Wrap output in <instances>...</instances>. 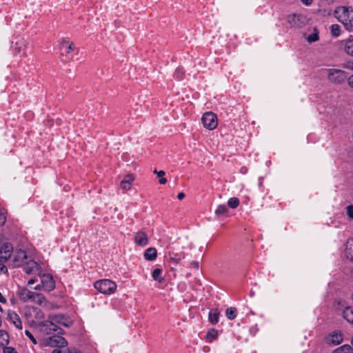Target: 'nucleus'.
I'll list each match as a JSON object with an SVG mask.
<instances>
[{"mask_svg":"<svg viewBox=\"0 0 353 353\" xmlns=\"http://www.w3.org/2000/svg\"><path fill=\"white\" fill-rule=\"evenodd\" d=\"M334 15L347 31L353 32V8L352 7L338 6L334 10Z\"/></svg>","mask_w":353,"mask_h":353,"instance_id":"nucleus-1","label":"nucleus"},{"mask_svg":"<svg viewBox=\"0 0 353 353\" xmlns=\"http://www.w3.org/2000/svg\"><path fill=\"white\" fill-rule=\"evenodd\" d=\"M21 315L26 322L31 327L37 325L39 324L38 321L45 318L43 312L40 308L32 305L25 306L21 311Z\"/></svg>","mask_w":353,"mask_h":353,"instance_id":"nucleus-2","label":"nucleus"},{"mask_svg":"<svg viewBox=\"0 0 353 353\" xmlns=\"http://www.w3.org/2000/svg\"><path fill=\"white\" fill-rule=\"evenodd\" d=\"M94 286L99 292L104 294H112L117 290V284L110 279H101L94 283Z\"/></svg>","mask_w":353,"mask_h":353,"instance_id":"nucleus-3","label":"nucleus"},{"mask_svg":"<svg viewBox=\"0 0 353 353\" xmlns=\"http://www.w3.org/2000/svg\"><path fill=\"white\" fill-rule=\"evenodd\" d=\"M325 71L329 81L334 83L340 84L347 78L345 72L339 69L330 68L325 69Z\"/></svg>","mask_w":353,"mask_h":353,"instance_id":"nucleus-4","label":"nucleus"},{"mask_svg":"<svg viewBox=\"0 0 353 353\" xmlns=\"http://www.w3.org/2000/svg\"><path fill=\"white\" fill-rule=\"evenodd\" d=\"M38 326L40 328V331L45 334H51L53 332L62 333V329L58 325H54L49 318L47 321H40Z\"/></svg>","mask_w":353,"mask_h":353,"instance_id":"nucleus-5","label":"nucleus"},{"mask_svg":"<svg viewBox=\"0 0 353 353\" xmlns=\"http://www.w3.org/2000/svg\"><path fill=\"white\" fill-rule=\"evenodd\" d=\"M201 121L203 126L209 130L215 129L218 124L216 116L212 112L204 113Z\"/></svg>","mask_w":353,"mask_h":353,"instance_id":"nucleus-6","label":"nucleus"},{"mask_svg":"<svg viewBox=\"0 0 353 353\" xmlns=\"http://www.w3.org/2000/svg\"><path fill=\"white\" fill-rule=\"evenodd\" d=\"M14 51L17 54H21L23 56L26 55V48L28 44L27 41L21 37H17L12 42Z\"/></svg>","mask_w":353,"mask_h":353,"instance_id":"nucleus-7","label":"nucleus"},{"mask_svg":"<svg viewBox=\"0 0 353 353\" xmlns=\"http://www.w3.org/2000/svg\"><path fill=\"white\" fill-rule=\"evenodd\" d=\"M11 256L14 267L22 266L24 265L26 260H28L26 252L23 250H15Z\"/></svg>","mask_w":353,"mask_h":353,"instance_id":"nucleus-8","label":"nucleus"},{"mask_svg":"<svg viewBox=\"0 0 353 353\" xmlns=\"http://www.w3.org/2000/svg\"><path fill=\"white\" fill-rule=\"evenodd\" d=\"M288 21L291 27L300 28L305 26L306 18L302 14H290L288 17Z\"/></svg>","mask_w":353,"mask_h":353,"instance_id":"nucleus-9","label":"nucleus"},{"mask_svg":"<svg viewBox=\"0 0 353 353\" xmlns=\"http://www.w3.org/2000/svg\"><path fill=\"white\" fill-rule=\"evenodd\" d=\"M48 318L53 323V324H54V325H58L59 327L60 325L69 327L72 324L71 320L63 314L50 315Z\"/></svg>","mask_w":353,"mask_h":353,"instance_id":"nucleus-10","label":"nucleus"},{"mask_svg":"<svg viewBox=\"0 0 353 353\" xmlns=\"http://www.w3.org/2000/svg\"><path fill=\"white\" fill-rule=\"evenodd\" d=\"M41 283L42 284L43 290L50 292L55 288V281L49 274H44L41 276Z\"/></svg>","mask_w":353,"mask_h":353,"instance_id":"nucleus-11","label":"nucleus"},{"mask_svg":"<svg viewBox=\"0 0 353 353\" xmlns=\"http://www.w3.org/2000/svg\"><path fill=\"white\" fill-rule=\"evenodd\" d=\"M343 339V334L341 331L335 330L330 333L325 338L327 344L337 345L340 344Z\"/></svg>","mask_w":353,"mask_h":353,"instance_id":"nucleus-12","label":"nucleus"},{"mask_svg":"<svg viewBox=\"0 0 353 353\" xmlns=\"http://www.w3.org/2000/svg\"><path fill=\"white\" fill-rule=\"evenodd\" d=\"M10 322L18 330L23 329V323L20 316L14 311H9L8 314Z\"/></svg>","mask_w":353,"mask_h":353,"instance_id":"nucleus-13","label":"nucleus"},{"mask_svg":"<svg viewBox=\"0 0 353 353\" xmlns=\"http://www.w3.org/2000/svg\"><path fill=\"white\" fill-rule=\"evenodd\" d=\"M48 343L50 346L65 347L67 345V341L65 338L54 335L48 338Z\"/></svg>","mask_w":353,"mask_h":353,"instance_id":"nucleus-14","label":"nucleus"},{"mask_svg":"<svg viewBox=\"0 0 353 353\" xmlns=\"http://www.w3.org/2000/svg\"><path fill=\"white\" fill-rule=\"evenodd\" d=\"M344 52L349 56L353 57V35L349 36L347 39L341 41Z\"/></svg>","mask_w":353,"mask_h":353,"instance_id":"nucleus-15","label":"nucleus"},{"mask_svg":"<svg viewBox=\"0 0 353 353\" xmlns=\"http://www.w3.org/2000/svg\"><path fill=\"white\" fill-rule=\"evenodd\" d=\"M134 243L139 246H145L148 243L147 234L143 231L137 232L134 235Z\"/></svg>","mask_w":353,"mask_h":353,"instance_id":"nucleus-16","label":"nucleus"},{"mask_svg":"<svg viewBox=\"0 0 353 353\" xmlns=\"http://www.w3.org/2000/svg\"><path fill=\"white\" fill-rule=\"evenodd\" d=\"M12 250V245L10 244H4L0 248V261H6L11 257Z\"/></svg>","mask_w":353,"mask_h":353,"instance_id":"nucleus-17","label":"nucleus"},{"mask_svg":"<svg viewBox=\"0 0 353 353\" xmlns=\"http://www.w3.org/2000/svg\"><path fill=\"white\" fill-rule=\"evenodd\" d=\"M344 255L347 259L353 262V238L347 240L345 243Z\"/></svg>","mask_w":353,"mask_h":353,"instance_id":"nucleus-18","label":"nucleus"},{"mask_svg":"<svg viewBox=\"0 0 353 353\" xmlns=\"http://www.w3.org/2000/svg\"><path fill=\"white\" fill-rule=\"evenodd\" d=\"M32 293V291L28 290L27 288H21L18 291V296L21 301L23 302H29L30 301Z\"/></svg>","mask_w":353,"mask_h":353,"instance_id":"nucleus-19","label":"nucleus"},{"mask_svg":"<svg viewBox=\"0 0 353 353\" xmlns=\"http://www.w3.org/2000/svg\"><path fill=\"white\" fill-rule=\"evenodd\" d=\"M343 318L353 325V306L345 307L342 312Z\"/></svg>","mask_w":353,"mask_h":353,"instance_id":"nucleus-20","label":"nucleus"},{"mask_svg":"<svg viewBox=\"0 0 353 353\" xmlns=\"http://www.w3.org/2000/svg\"><path fill=\"white\" fill-rule=\"evenodd\" d=\"M22 266H23V270L25 272L29 274H31L35 269H37V263L34 261L30 259L26 261L24 265Z\"/></svg>","mask_w":353,"mask_h":353,"instance_id":"nucleus-21","label":"nucleus"},{"mask_svg":"<svg viewBox=\"0 0 353 353\" xmlns=\"http://www.w3.org/2000/svg\"><path fill=\"white\" fill-rule=\"evenodd\" d=\"M157 252L154 248H147L144 252V258L147 261H154L157 259Z\"/></svg>","mask_w":353,"mask_h":353,"instance_id":"nucleus-22","label":"nucleus"},{"mask_svg":"<svg viewBox=\"0 0 353 353\" xmlns=\"http://www.w3.org/2000/svg\"><path fill=\"white\" fill-rule=\"evenodd\" d=\"M134 178L131 174L126 175L121 182V187L123 190H130L131 188V183L134 181Z\"/></svg>","mask_w":353,"mask_h":353,"instance_id":"nucleus-23","label":"nucleus"},{"mask_svg":"<svg viewBox=\"0 0 353 353\" xmlns=\"http://www.w3.org/2000/svg\"><path fill=\"white\" fill-rule=\"evenodd\" d=\"M305 40L309 43L316 42L319 40V33L316 28H313L312 32L305 36Z\"/></svg>","mask_w":353,"mask_h":353,"instance_id":"nucleus-24","label":"nucleus"},{"mask_svg":"<svg viewBox=\"0 0 353 353\" xmlns=\"http://www.w3.org/2000/svg\"><path fill=\"white\" fill-rule=\"evenodd\" d=\"M74 49V45L72 43H69L67 41H63L61 43V50L63 53L69 54Z\"/></svg>","mask_w":353,"mask_h":353,"instance_id":"nucleus-25","label":"nucleus"},{"mask_svg":"<svg viewBox=\"0 0 353 353\" xmlns=\"http://www.w3.org/2000/svg\"><path fill=\"white\" fill-rule=\"evenodd\" d=\"M332 353H353V347L343 345L334 350Z\"/></svg>","mask_w":353,"mask_h":353,"instance_id":"nucleus-26","label":"nucleus"},{"mask_svg":"<svg viewBox=\"0 0 353 353\" xmlns=\"http://www.w3.org/2000/svg\"><path fill=\"white\" fill-rule=\"evenodd\" d=\"M34 303L45 307L47 305L48 301L43 294L37 292Z\"/></svg>","mask_w":353,"mask_h":353,"instance_id":"nucleus-27","label":"nucleus"},{"mask_svg":"<svg viewBox=\"0 0 353 353\" xmlns=\"http://www.w3.org/2000/svg\"><path fill=\"white\" fill-rule=\"evenodd\" d=\"M218 337V332L214 329L210 330L205 336L206 341L208 343H212L213 341L216 340Z\"/></svg>","mask_w":353,"mask_h":353,"instance_id":"nucleus-28","label":"nucleus"},{"mask_svg":"<svg viewBox=\"0 0 353 353\" xmlns=\"http://www.w3.org/2000/svg\"><path fill=\"white\" fill-rule=\"evenodd\" d=\"M162 271L159 268L154 269L152 273V277L154 281L161 283L163 281V278L161 276Z\"/></svg>","mask_w":353,"mask_h":353,"instance_id":"nucleus-29","label":"nucleus"},{"mask_svg":"<svg viewBox=\"0 0 353 353\" xmlns=\"http://www.w3.org/2000/svg\"><path fill=\"white\" fill-rule=\"evenodd\" d=\"M237 310L235 307H231L226 310L225 315L230 320H233L236 317Z\"/></svg>","mask_w":353,"mask_h":353,"instance_id":"nucleus-30","label":"nucleus"},{"mask_svg":"<svg viewBox=\"0 0 353 353\" xmlns=\"http://www.w3.org/2000/svg\"><path fill=\"white\" fill-rule=\"evenodd\" d=\"M330 33L333 37H338L341 34V27L338 24H332L330 27Z\"/></svg>","mask_w":353,"mask_h":353,"instance_id":"nucleus-31","label":"nucleus"},{"mask_svg":"<svg viewBox=\"0 0 353 353\" xmlns=\"http://www.w3.org/2000/svg\"><path fill=\"white\" fill-rule=\"evenodd\" d=\"M228 209L225 205H219L217 206L215 210V214L217 216H220L228 212Z\"/></svg>","mask_w":353,"mask_h":353,"instance_id":"nucleus-32","label":"nucleus"},{"mask_svg":"<svg viewBox=\"0 0 353 353\" xmlns=\"http://www.w3.org/2000/svg\"><path fill=\"white\" fill-rule=\"evenodd\" d=\"M209 320L210 321L213 323L216 324L219 321V312L217 310H214L213 312H210L209 313Z\"/></svg>","mask_w":353,"mask_h":353,"instance_id":"nucleus-33","label":"nucleus"},{"mask_svg":"<svg viewBox=\"0 0 353 353\" xmlns=\"http://www.w3.org/2000/svg\"><path fill=\"white\" fill-rule=\"evenodd\" d=\"M154 172L157 174V176L159 178V182L160 184H165L167 183V179L163 177V176L165 174L164 171H157V170H154Z\"/></svg>","mask_w":353,"mask_h":353,"instance_id":"nucleus-34","label":"nucleus"},{"mask_svg":"<svg viewBox=\"0 0 353 353\" xmlns=\"http://www.w3.org/2000/svg\"><path fill=\"white\" fill-rule=\"evenodd\" d=\"M228 205L230 208L235 209L239 205V201L236 197H232L228 201Z\"/></svg>","mask_w":353,"mask_h":353,"instance_id":"nucleus-35","label":"nucleus"},{"mask_svg":"<svg viewBox=\"0 0 353 353\" xmlns=\"http://www.w3.org/2000/svg\"><path fill=\"white\" fill-rule=\"evenodd\" d=\"M8 334L3 331L0 330V345H3L8 342Z\"/></svg>","mask_w":353,"mask_h":353,"instance_id":"nucleus-36","label":"nucleus"},{"mask_svg":"<svg viewBox=\"0 0 353 353\" xmlns=\"http://www.w3.org/2000/svg\"><path fill=\"white\" fill-rule=\"evenodd\" d=\"M345 214L349 220H353V205L346 206Z\"/></svg>","mask_w":353,"mask_h":353,"instance_id":"nucleus-37","label":"nucleus"},{"mask_svg":"<svg viewBox=\"0 0 353 353\" xmlns=\"http://www.w3.org/2000/svg\"><path fill=\"white\" fill-rule=\"evenodd\" d=\"M26 336L32 342L33 344H37V341L34 337L33 334L28 330L25 331Z\"/></svg>","mask_w":353,"mask_h":353,"instance_id":"nucleus-38","label":"nucleus"},{"mask_svg":"<svg viewBox=\"0 0 353 353\" xmlns=\"http://www.w3.org/2000/svg\"><path fill=\"white\" fill-rule=\"evenodd\" d=\"M52 353H72V352L69 349H63V350L55 349L52 351Z\"/></svg>","mask_w":353,"mask_h":353,"instance_id":"nucleus-39","label":"nucleus"},{"mask_svg":"<svg viewBox=\"0 0 353 353\" xmlns=\"http://www.w3.org/2000/svg\"><path fill=\"white\" fill-rule=\"evenodd\" d=\"M343 68L347 70H353V61H350L345 63Z\"/></svg>","mask_w":353,"mask_h":353,"instance_id":"nucleus-40","label":"nucleus"},{"mask_svg":"<svg viewBox=\"0 0 353 353\" xmlns=\"http://www.w3.org/2000/svg\"><path fill=\"white\" fill-rule=\"evenodd\" d=\"M8 272V268L2 263H0V274H6Z\"/></svg>","mask_w":353,"mask_h":353,"instance_id":"nucleus-41","label":"nucleus"},{"mask_svg":"<svg viewBox=\"0 0 353 353\" xmlns=\"http://www.w3.org/2000/svg\"><path fill=\"white\" fill-rule=\"evenodd\" d=\"M3 353H17V352L12 347H7L4 348Z\"/></svg>","mask_w":353,"mask_h":353,"instance_id":"nucleus-42","label":"nucleus"},{"mask_svg":"<svg viewBox=\"0 0 353 353\" xmlns=\"http://www.w3.org/2000/svg\"><path fill=\"white\" fill-rule=\"evenodd\" d=\"M347 83L349 86L353 89V74L348 77Z\"/></svg>","mask_w":353,"mask_h":353,"instance_id":"nucleus-43","label":"nucleus"},{"mask_svg":"<svg viewBox=\"0 0 353 353\" xmlns=\"http://www.w3.org/2000/svg\"><path fill=\"white\" fill-rule=\"evenodd\" d=\"M183 74V72L181 69H179L175 72V75L178 77V79L182 78Z\"/></svg>","mask_w":353,"mask_h":353,"instance_id":"nucleus-44","label":"nucleus"},{"mask_svg":"<svg viewBox=\"0 0 353 353\" xmlns=\"http://www.w3.org/2000/svg\"><path fill=\"white\" fill-rule=\"evenodd\" d=\"M37 292H32V296H30V301L29 302H35L36 296H37Z\"/></svg>","mask_w":353,"mask_h":353,"instance_id":"nucleus-45","label":"nucleus"},{"mask_svg":"<svg viewBox=\"0 0 353 353\" xmlns=\"http://www.w3.org/2000/svg\"><path fill=\"white\" fill-rule=\"evenodd\" d=\"M301 1L305 6H310L312 4L313 0H301Z\"/></svg>","mask_w":353,"mask_h":353,"instance_id":"nucleus-46","label":"nucleus"},{"mask_svg":"<svg viewBox=\"0 0 353 353\" xmlns=\"http://www.w3.org/2000/svg\"><path fill=\"white\" fill-rule=\"evenodd\" d=\"M36 280L35 279H30L28 283H27V285L32 288V285L35 283Z\"/></svg>","mask_w":353,"mask_h":353,"instance_id":"nucleus-47","label":"nucleus"},{"mask_svg":"<svg viewBox=\"0 0 353 353\" xmlns=\"http://www.w3.org/2000/svg\"><path fill=\"white\" fill-rule=\"evenodd\" d=\"M6 302H7V299L0 292V303H6Z\"/></svg>","mask_w":353,"mask_h":353,"instance_id":"nucleus-48","label":"nucleus"},{"mask_svg":"<svg viewBox=\"0 0 353 353\" xmlns=\"http://www.w3.org/2000/svg\"><path fill=\"white\" fill-rule=\"evenodd\" d=\"M32 288H33L35 290H42V284L41 283L40 284H38L34 287H32Z\"/></svg>","mask_w":353,"mask_h":353,"instance_id":"nucleus-49","label":"nucleus"},{"mask_svg":"<svg viewBox=\"0 0 353 353\" xmlns=\"http://www.w3.org/2000/svg\"><path fill=\"white\" fill-rule=\"evenodd\" d=\"M185 197V194L183 193V192H180L177 195V198L179 199V200H182L183 198Z\"/></svg>","mask_w":353,"mask_h":353,"instance_id":"nucleus-50","label":"nucleus"},{"mask_svg":"<svg viewBox=\"0 0 353 353\" xmlns=\"http://www.w3.org/2000/svg\"><path fill=\"white\" fill-rule=\"evenodd\" d=\"M72 353H81V352L79 350H74V352H72Z\"/></svg>","mask_w":353,"mask_h":353,"instance_id":"nucleus-51","label":"nucleus"},{"mask_svg":"<svg viewBox=\"0 0 353 353\" xmlns=\"http://www.w3.org/2000/svg\"><path fill=\"white\" fill-rule=\"evenodd\" d=\"M3 311V309L1 307V306L0 305V312H2Z\"/></svg>","mask_w":353,"mask_h":353,"instance_id":"nucleus-52","label":"nucleus"},{"mask_svg":"<svg viewBox=\"0 0 353 353\" xmlns=\"http://www.w3.org/2000/svg\"><path fill=\"white\" fill-rule=\"evenodd\" d=\"M352 274L353 275V268H352Z\"/></svg>","mask_w":353,"mask_h":353,"instance_id":"nucleus-53","label":"nucleus"}]
</instances>
